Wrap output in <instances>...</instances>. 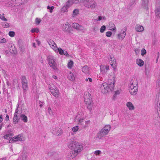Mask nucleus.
<instances>
[{"instance_id": "obj_1", "label": "nucleus", "mask_w": 160, "mask_h": 160, "mask_svg": "<svg viewBox=\"0 0 160 160\" xmlns=\"http://www.w3.org/2000/svg\"><path fill=\"white\" fill-rule=\"evenodd\" d=\"M68 147L73 151L70 152V158H73L80 153L83 149L82 144L74 140H71L67 143Z\"/></svg>"}, {"instance_id": "obj_2", "label": "nucleus", "mask_w": 160, "mask_h": 160, "mask_svg": "<svg viewBox=\"0 0 160 160\" xmlns=\"http://www.w3.org/2000/svg\"><path fill=\"white\" fill-rule=\"evenodd\" d=\"M138 82L136 79H132L129 84V91L132 95L137 94L138 91Z\"/></svg>"}, {"instance_id": "obj_3", "label": "nucleus", "mask_w": 160, "mask_h": 160, "mask_svg": "<svg viewBox=\"0 0 160 160\" xmlns=\"http://www.w3.org/2000/svg\"><path fill=\"white\" fill-rule=\"evenodd\" d=\"M111 128L109 125H105L98 133L97 138L99 139H102L103 137L108 134Z\"/></svg>"}, {"instance_id": "obj_4", "label": "nucleus", "mask_w": 160, "mask_h": 160, "mask_svg": "<svg viewBox=\"0 0 160 160\" xmlns=\"http://www.w3.org/2000/svg\"><path fill=\"white\" fill-rule=\"evenodd\" d=\"M83 5L88 8L94 9L97 6V3L94 0H85L83 2Z\"/></svg>"}, {"instance_id": "obj_5", "label": "nucleus", "mask_w": 160, "mask_h": 160, "mask_svg": "<svg viewBox=\"0 0 160 160\" xmlns=\"http://www.w3.org/2000/svg\"><path fill=\"white\" fill-rule=\"evenodd\" d=\"M111 87L106 82L103 83L101 86L100 90L102 93H106L109 91H112L114 89H111Z\"/></svg>"}, {"instance_id": "obj_6", "label": "nucleus", "mask_w": 160, "mask_h": 160, "mask_svg": "<svg viewBox=\"0 0 160 160\" xmlns=\"http://www.w3.org/2000/svg\"><path fill=\"white\" fill-rule=\"evenodd\" d=\"M115 75L113 72L110 73L108 75V83L111 87V89H114L115 82Z\"/></svg>"}, {"instance_id": "obj_7", "label": "nucleus", "mask_w": 160, "mask_h": 160, "mask_svg": "<svg viewBox=\"0 0 160 160\" xmlns=\"http://www.w3.org/2000/svg\"><path fill=\"white\" fill-rule=\"evenodd\" d=\"M49 88L50 92L55 97L58 98L59 96V92L57 88L53 84L50 85Z\"/></svg>"}, {"instance_id": "obj_8", "label": "nucleus", "mask_w": 160, "mask_h": 160, "mask_svg": "<svg viewBox=\"0 0 160 160\" xmlns=\"http://www.w3.org/2000/svg\"><path fill=\"white\" fill-rule=\"evenodd\" d=\"M47 58L48 60V63L50 67L55 70L56 68V66L54 57L51 56H48Z\"/></svg>"}, {"instance_id": "obj_9", "label": "nucleus", "mask_w": 160, "mask_h": 160, "mask_svg": "<svg viewBox=\"0 0 160 160\" xmlns=\"http://www.w3.org/2000/svg\"><path fill=\"white\" fill-rule=\"evenodd\" d=\"M84 98L86 104L90 105L92 103L91 95L89 93H87L84 95Z\"/></svg>"}, {"instance_id": "obj_10", "label": "nucleus", "mask_w": 160, "mask_h": 160, "mask_svg": "<svg viewBox=\"0 0 160 160\" xmlns=\"http://www.w3.org/2000/svg\"><path fill=\"white\" fill-rule=\"evenodd\" d=\"M126 29L123 28L121 29L120 32L117 34V38L120 40H123L125 37L126 34Z\"/></svg>"}, {"instance_id": "obj_11", "label": "nucleus", "mask_w": 160, "mask_h": 160, "mask_svg": "<svg viewBox=\"0 0 160 160\" xmlns=\"http://www.w3.org/2000/svg\"><path fill=\"white\" fill-rule=\"evenodd\" d=\"M51 132L55 135L59 136L62 134V131L58 127L52 128L51 130Z\"/></svg>"}, {"instance_id": "obj_12", "label": "nucleus", "mask_w": 160, "mask_h": 160, "mask_svg": "<svg viewBox=\"0 0 160 160\" xmlns=\"http://www.w3.org/2000/svg\"><path fill=\"white\" fill-rule=\"evenodd\" d=\"M22 88L24 90L28 89V81L25 76H22L21 79Z\"/></svg>"}, {"instance_id": "obj_13", "label": "nucleus", "mask_w": 160, "mask_h": 160, "mask_svg": "<svg viewBox=\"0 0 160 160\" xmlns=\"http://www.w3.org/2000/svg\"><path fill=\"white\" fill-rule=\"evenodd\" d=\"M86 117L82 116V114H78L76 117V120L78 122V123L82 126V123L84 122V120L85 119Z\"/></svg>"}, {"instance_id": "obj_14", "label": "nucleus", "mask_w": 160, "mask_h": 160, "mask_svg": "<svg viewBox=\"0 0 160 160\" xmlns=\"http://www.w3.org/2000/svg\"><path fill=\"white\" fill-rule=\"evenodd\" d=\"M22 136L20 134L14 137L9 141V142L12 143L13 142H15L17 141H22Z\"/></svg>"}, {"instance_id": "obj_15", "label": "nucleus", "mask_w": 160, "mask_h": 160, "mask_svg": "<svg viewBox=\"0 0 160 160\" xmlns=\"http://www.w3.org/2000/svg\"><path fill=\"white\" fill-rule=\"evenodd\" d=\"M70 25L68 22H66L62 25V29L64 32L69 33L70 32Z\"/></svg>"}, {"instance_id": "obj_16", "label": "nucleus", "mask_w": 160, "mask_h": 160, "mask_svg": "<svg viewBox=\"0 0 160 160\" xmlns=\"http://www.w3.org/2000/svg\"><path fill=\"white\" fill-rule=\"evenodd\" d=\"M155 14L156 17L160 18V2H158L156 4Z\"/></svg>"}, {"instance_id": "obj_17", "label": "nucleus", "mask_w": 160, "mask_h": 160, "mask_svg": "<svg viewBox=\"0 0 160 160\" xmlns=\"http://www.w3.org/2000/svg\"><path fill=\"white\" fill-rule=\"evenodd\" d=\"M48 42L51 48L55 52L57 51V47L55 43L52 40H49Z\"/></svg>"}, {"instance_id": "obj_18", "label": "nucleus", "mask_w": 160, "mask_h": 160, "mask_svg": "<svg viewBox=\"0 0 160 160\" xmlns=\"http://www.w3.org/2000/svg\"><path fill=\"white\" fill-rule=\"evenodd\" d=\"M100 71L102 74H105L107 71L109 70V66L108 65H101L100 66Z\"/></svg>"}, {"instance_id": "obj_19", "label": "nucleus", "mask_w": 160, "mask_h": 160, "mask_svg": "<svg viewBox=\"0 0 160 160\" xmlns=\"http://www.w3.org/2000/svg\"><path fill=\"white\" fill-rule=\"evenodd\" d=\"M72 27L77 30L82 31L83 29V27L77 23L74 22L72 24Z\"/></svg>"}, {"instance_id": "obj_20", "label": "nucleus", "mask_w": 160, "mask_h": 160, "mask_svg": "<svg viewBox=\"0 0 160 160\" xmlns=\"http://www.w3.org/2000/svg\"><path fill=\"white\" fill-rule=\"evenodd\" d=\"M149 4V0H142L141 5L143 8L148 9Z\"/></svg>"}, {"instance_id": "obj_21", "label": "nucleus", "mask_w": 160, "mask_h": 160, "mask_svg": "<svg viewBox=\"0 0 160 160\" xmlns=\"http://www.w3.org/2000/svg\"><path fill=\"white\" fill-rule=\"evenodd\" d=\"M79 14V10L78 9H74L72 12L71 17L72 19H73L77 17Z\"/></svg>"}, {"instance_id": "obj_22", "label": "nucleus", "mask_w": 160, "mask_h": 160, "mask_svg": "<svg viewBox=\"0 0 160 160\" xmlns=\"http://www.w3.org/2000/svg\"><path fill=\"white\" fill-rule=\"evenodd\" d=\"M109 29L111 31L114 32H115L117 31V28L116 27L115 24L112 22H110L109 23Z\"/></svg>"}, {"instance_id": "obj_23", "label": "nucleus", "mask_w": 160, "mask_h": 160, "mask_svg": "<svg viewBox=\"0 0 160 160\" xmlns=\"http://www.w3.org/2000/svg\"><path fill=\"white\" fill-rule=\"evenodd\" d=\"M135 29L138 32H142L144 31V28L143 26L139 24H137L135 26Z\"/></svg>"}, {"instance_id": "obj_24", "label": "nucleus", "mask_w": 160, "mask_h": 160, "mask_svg": "<svg viewBox=\"0 0 160 160\" xmlns=\"http://www.w3.org/2000/svg\"><path fill=\"white\" fill-rule=\"evenodd\" d=\"M82 71L83 72L86 74H89L90 72V70L89 67L87 66H85L82 68Z\"/></svg>"}, {"instance_id": "obj_25", "label": "nucleus", "mask_w": 160, "mask_h": 160, "mask_svg": "<svg viewBox=\"0 0 160 160\" xmlns=\"http://www.w3.org/2000/svg\"><path fill=\"white\" fill-rule=\"evenodd\" d=\"M126 106L130 110H133L134 109V107L133 105L130 102H127Z\"/></svg>"}, {"instance_id": "obj_26", "label": "nucleus", "mask_w": 160, "mask_h": 160, "mask_svg": "<svg viewBox=\"0 0 160 160\" xmlns=\"http://www.w3.org/2000/svg\"><path fill=\"white\" fill-rule=\"evenodd\" d=\"M73 3H75L74 0H68L64 5L69 8Z\"/></svg>"}, {"instance_id": "obj_27", "label": "nucleus", "mask_w": 160, "mask_h": 160, "mask_svg": "<svg viewBox=\"0 0 160 160\" xmlns=\"http://www.w3.org/2000/svg\"><path fill=\"white\" fill-rule=\"evenodd\" d=\"M9 51L11 53L15 54L17 53V50L16 48L14 46H11L9 48Z\"/></svg>"}, {"instance_id": "obj_28", "label": "nucleus", "mask_w": 160, "mask_h": 160, "mask_svg": "<svg viewBox=\"0 0 160 160\" xmlns=\"http://www.w3.org/2000/svg\"><path fill=\"white\" fill-rule=\"evenodd\" d=\"M136 63L140 67L143 66L144 64L143 61L140 59H137L136 61Z\"/></svg>"}, {"instance_id": "obj_29", "label": "nucleus", "mask_w": 160, "mask_h": 160, "mask_svg": "<svg viewBox=\"0 0 160 160\" xmlns=\"http://www.w3.org/2000/svg\"><path fill=\"white\" fill-rule=\"evenodd\" d=\"M68 78L71 81H73L75 79V77L74 74L70 72L68 75Z\"/></svg>"}, {"instance_id": "obj_30", "label": "nucleus", "mask_w": 160, "mask_h": 160, "mask_svg": "<svg viewBox=\"0 0 160 160\" xmlns=\"http://www.w3.org/2000/svg\"><path fill=\"white\" fill-rule=\"evenodd\" d=\"M90 123V121L89 120L85 121L83 123H82V127L84 128H86L88 126Z\"/></svg>"}, {"instance_id": "obj_31", "label": "nucleus", "mask_w": 160, "mask_h": 160, "mask_svg": "<svg viewBox=\"0 0 160 160\" xmlns=\"http://www.w3.org/2000/svg\"><path fill=\"white\" fill-rule=\"evenodd\" d=\"M13 135L11 133H9L3 136L4 138L5 139H9L10 138H12Z\"/></svg>"}, {"instance_id": "obj_32", "label": "nucleus", "mask_w": 160, "mask_h": 160, "mask_svg": "<svg viewBox=\"0 0 160 160\" xmlns=\"http://www.w3.org/2000/svg\"><path fill=\"white\" fill-rule=\"evenodd\" d=\"M22 120L25 122H27L28 121V118L25 115L22 114L21 115Z\"/></svg>"}, {"instance_id": "obj_33", "label": "nucleus", "mask_w": 160, "mask_h": 160, "mask_svg": "<svg viewBox=\"0 0 160 160\" xmlns=\"http://www.w3.org/2000/svg\"><path fill=\"white\" fill-rule=\"evenodd\" d=\"M68 8H67V7L64 5V6L61 8V11L63 13L67 12L68 11Z\"/></svg>"}, {"instance_id": "obj_34", "label": "nucleus", "mask_w": 160, "mask_h": 160, "mask_svg": "<svg viewBox=\"0 0 160 160\" xmlns=\"http://www.w3.org/2000/svg\"><path fill=\"white\" fill-rule=\"evenodd\" d=\"M73 65V62L71 60L68 62V67L69 68H71Z\"/></svg>"}, {"instance_id": "obj_35", "label": "nucleus", "mask_w": 160, "mask_h": 160, "mask_svg": "<svg viewBox=\"0 0 160 160\" xmlns=\"http://www.w3.org/2000/svg\"><path fill=\"white\" fill-rule=\"evenodd\" d=\"M0 19L4 21H7L8 20L7 19L5 18L4 13L0 14Z\"/></svg>"}, {"instance_id": "obj_36", "label": "nucleus", "mask_w": 160, "mask_h": 160, "mask_svg": "<svg viewBox=\"0 0 160 160\" xmlns=\"http://www.w3.org/2000/svg\"><path fill=\"white\" fill-rule=\"evenodd\" d=\"M18 115H14L13 117V122L15 124H16L18 122Z\"/></svg>"}, {"instance_id": "obj_37", "label": "nucleus", "mask_w": 160, "mask_h": 160, "mask_svg": "<svg viewBox=\"0 0 160 160\" xmlns=\"http://www.w3.org/2000/svg\"><path fill=\"white\" fill-rule=\"evenodd\" d=\"M110 65L113 69H115L116 68V61H114L113 62H110Z\"/></svg>"}, {"instance_id": "obj_38", "label": "nucleus", "mask_w": 160, "mask_h": 160, "mask_svg": "<svg viewBox=\"0 0 160 160\" xmlns=\"http://www.w3.org/2000/svg\"><path fill=\"white\" fill-rule=\"evenodd\" d=\"M58 51L60 55H63L64 51L61 48H57V51L56 52H58Z\"/></svg>"}, {"instance_id": "obj_39", "label": "nucleus", "mask_w": 160, "mask_h": 160, "mask_svg": "<svg viewBox=\"0 0 160 160\" xmlns=\"http://www.w3.org/2000/svg\"><path fill=\"white\" fill-rule=\"evenodd\" d=\"M22 160H28L27 154H26L25 153H22Z\"/></svg>"}, {"instance_id": "obj_40", "label": "nucleus", "mask_w": 160, "mask_h": 160, "mask_svg": "<svg viewBox=\"0 0 160 160\" xmlns=\"http://www.w3.org/2000/svg\"><path fill=\"white\" fill-rule=\"evenodd\" d=\"M106 29V27L104 25L102 26L100 29V32L101 33H103L105 30Z\"/></svg>"}, {"instance_id": "obj_41", "label": "nucleus", "mask_w": 160, "mask_h": 160, "mask_svg": "<svg viewBox=\"0 0 160 160\" xmlns=\"http://www.w3.org/2000/svg\"><path fill=\"white\" fill-rule=\"evenodd\" d=\"M9 35L11 37H13L15 35V33L14 31H11L8 33Z\"/></svg>"}, {"instance_id": "obj_42", "label": "nucleus", "mask_w": 160, "mask_h": 160, "mask_svg": "<svg viewBox=\"0 0 160 160\" xmlns=\"http://www.w3.org/2000/svg\"><path fill=\"white\" fill-rule=\"evenodd\" d=\"M78 129L79 128L78 127V126H76L74 127H73L72 128V130L73 132H76L78 131Z\"/></svg>"}, {"instance_id": "obj_43", "label": "nucleus", "mask_w": 160, "mask_h": 160, "mask_svg": "<svg viewBox=\"0 0 160 160\" xmlns=\"http://www.w3.org/2000/svg\"><path fill=\"white\" fill-rule=\"evenodd\" d=\"M49 114L51 115L53 114V111L52 110L51 108L50 107H48V108L47 110Z\"/></svg>"}, {"instance_id": "obj_44", "label": "nucleus", "mask_w": 160, "mask_h": 160, "mask_svg": "<svg viewBox=\"0 0 160 160\" xmlns=\"http://www.w3.org/2000/svg\"><path fill=\"white\" fill-rule=\"evenodd\" d=\"M39 32V29L38 28H33L31 30V32L32 33L35 32L36 33H38Z\"/></svg>"}, {"instance_id": "obj_45", "label": "nucleus", "mask_w": 160, "mask_h": 160, "mask_svg": "<svg viewBox=\"0 0 160 160\" xmlns=\"http://www.w3.org/2000/svg\"><path fill=\"white\" fill-rule=\"evenodd\" d=\"M146 50L144 48H142L141 50V55L143 56L146 54Z\"/></svg>"}, {"instance_id": "obj_46", "label": "nucleus", "mask_w": 160, "mask_h": 160, "mask_svg": "<svg viewBox=\"0 0 160 160\" xmlns=\"http://www.w3.org/2000/svg\"><path fill=\"white\" fill-rule=\"evenodd\" d=\"M54 7L53 6L52 7H50L49 6H47V8L48 9L50 10L49 12H50L51 13L52 12V10L54 9Z\"/></svg>"}, {"instance_id": "obj_47", "label": "nucleus", "mask_w": 160, "mask_h": 160, "mask_svg": "<svg viewBox=\"0 0 160 160\" xmlns=\"http://www.w3.org/2000/svg\"><path fill=\"white\" fill-rule=\"evenodd\" d=\"M2 26L4 28H8L9 26V25L7 22H4L2 24Z\"/></svg>"}, {"instance_id": "obj_48", "label": "nucleus", "mask_w": 160, "mask_h": 160, "mask_svg": "<svg viewBox=\"0 0 160 160\" xmlns=\"http://www.w3.org/2000/svg\"><path fill=\"white\" fill-rule=\"evenodd\" d=\"M41 22L40 19L36 18L35 19V23L37 25H38Z\"/></svg>"}, {"instance_id": "obj_49", "label": "nucleus", "mask_w": 160, "mask_h": 160, "mask_svg": "<svg viewBox=\"0 0 160 160\" xmlns=\"http://www.w3.org/2000/svg\"><path fill=\"white\" fill-rule=\"evenodd\" d=\"M7 42L5 38H2V37L0 38V42L1 43H5Z\"/></svg>"}, {"instance_id": "obj_50", "label": "nucleus", "mask_w": 160, "mask_h": 160, "mask_svg": "<svg viewBox=\"0 0 160 160\" xmlns=\"http://www.w3.org/2000/svg\"><path fill=\"white\" fill-rule=\"evenodd\" d=\"M112 34V32L109 31H108L106 33V35L108 37H110Z\"/></svg>"}, {"instance_id": "obj_51", "label": "nucleus", "mask_w": 160, "mask_h": 160, "mask_svg": "<svg viewBox=\"0 0 160 160\" xmlns=\"http://www.w3.org/2000/svg\"><path fill=\"white\" fill-rule=\"evenodd\" d=\"M110 59H109L110 62V61H111V62H114V61H115V58L113 57V56L112 55H110Z\"/></svg>"}, {"instance_id": "obj_52", "label": "nucleus", "mask_w": 160, "mask_h": 160, "mask_svg": "<svg viewBox=\"0 0 160 160\" xmlns=\"http://www.w3.org/2000/svg\"><path fill=\"white\" fill-rule=\"evenodd\" d=\"M160 85V82L159 81H158L156 83V89H158L159 88Z\"/></svg>"}, {"instance_id": "obj_53", "label": "nucleus", "mask_w": 160, "mask_h": 160, "mask_svg": "<svg viewBox=\"0 0 160 160\" xmlns=\"http://www.w3.org/2000/svg\"><path fill=\"white\" fill-rule=\"evenodd\" d=\"M101 153V151L100 150H96L95 151L94 154L96 155H99Z\"/></svg>"}, {"instance_id": "obj_54", "label": "nucleus", "mask_w": 160, "mask_h": 160, "mask_svg": "<svg viewBox=\"0 0 160 160\" xmlns=\"http://www.w3.org/2000/svg\"><path fill=\"white\" fill-rule=\"evenodd\" d=\"M92 103H91L90 105H87V108L90 111H91L92 109Z\"/></svg>"}, {"instance_id": "obj_55", "label": "nucleus", "mask_w": 160, "mask_h": 160, "mask_svg": "<svg viewBox=\"0 0 160 160\" xmlns=\"http://www.w3.org/2000/svg\"><path fill=\"white\" fill-rule=\"evenodd\" d=\"M150 70L148 69H146L145 74L147 76H148L149 75Z\"/></svg>"}, {"instance_id": "obj_56", "label": "nucleus", "mask_w": 160, "mask_h": 160, "mask_svg": "<svg viewBox=\"0 0 160 160\" xmlns=\"http://www.w3.org/2000/svg\"><path fill=\"white\" fill-rule=\"evenodd\" d=\"M102 19V17L101 16H99L96 19V20L97 21H100Z\"/></svg>"}, {"instance_id": "obj_57", "label": "nucleus", "mask_w": 160, "mask_h": 160, "mask_svg": "<svg viewBox=\"0 0 160 160\" xmlns=\"http://www.w3.org/2000/svg\"><path fill=\"white\" fill-rule=\"evenodd\" d=\"M74 2H75V3H77L79 2H82L84 1V0H74ZM85 1V0H84Z\"/></svg>"}, {"instance_id": "obj_58", "label": "nucleus", "mask_w": 160, "mask_h": 160, "mask_svg": "<svg viewBox=\"0 0 160 160\" xmlns=\"http://www.w3.org/2000/svg\"><path fill=\"white\" fill-rule=\"evenodd\" d=\"M19 105L18 106L17 109H16L15 110V112L14 113V115H18V107Z\"/></svg>"}, {"instance_id": "obj_59", "label": "nucleus", "mask_w": 160, "mask_h": 160, "mask_svg": "<svg viewBox=\"0 0 160 160\" xmlns=\"http://www.w3.org/2000/svg\"><path fill=\"white\" fill-rule=\"evenodd\" d=\"M3 117L2 115H0V123L3 121Z\"/></svg>"}, {"instance_id": "obj_60", "label": "nucleus", "mask_w": 160, "mask_h": 160, "mask_svg": "<svg viewBox=\"0 0 160 160\" xmlns=\"http://www.w3.org/2000/svg\"><path fill=\"white\" fill-rule=\"evenodd\" d=\"M9 116L7 114L5 117V120L6 121H8L9 120Z\"/></svg>"}, {"instance_id": "obj_61", "label": "nucleus", "mask_w": 160, "mask_h": 160, "mask_svg": "<svg viewBox=\"0 0 160 160\" xmlns=\"http://www.w3.org/2000/svg\"><path fill=\"white\" fill-rule=\"evenodd\" d=\"M115 94L116 95L119 94L120 93V91L119 90H117L115 92Z\"/></svg>"}, {"instance_id": "obj_62", "label": "nucleus", "mask_w": 160, "mask_h": 160, "mask_svg": "<svg viewBox=\"0 0 160 160\" xmlns=\"http://www.w3.org/2000/svg\"><path fill=\"white\" fill-rule=\"evenodd\" d=\"M63 55H64L66 56H68V53L67 52V51H65V52L63 51Z\"/></svg>"}, {"instance_id": "obj_63", "label": "nucleus", "mask_w": 160, "mask_h": 160, "mask_svg": "<svg viewBox=\"0 0 160 160\" xmlns=\"http://www.w3.org/2000/svg\"><path fill=\"white\" fill-rule=\"evenodd\" d=\"M89 46H93L94 45V44L93 43H91V44L90 45L89 44H87Z\"/></svg>"}, {"instance_id": "obj_64", "label": "nucleus", "mask_w": 160, "mask_h": 160, "mask_svg": "<svg viewBox=\"0 0 160 160\" xmlns=\"http://www.w3.org/2000/svg\"><path fill=\"white\" fill-rule=\"evenodd\" d=\"M88 81H89V82H91L92 81V78H88Z\"/></svg>"}]
</instances>
